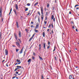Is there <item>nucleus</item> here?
Listing matches in <instances>:
<instances>
[{
  "label": "nucleus",
  "mask_w": 79,
  "mask_h": 79,
  "mask_svg": "<svg viewBox=\"0 0 79 79\" xmlns=\"http://www.w3.org/2000/svg\"><path fill=\"white\" fill-rule=\"evenodd\" d=\"M26 53V51H25L24 52V55H23V56H24V55H25V53Z\"/></svg>",
  "instance_id": "5fc2aeb1"
},
{
  "label": "nucleus",
  "mask_w": 79,
  "mask_h": 79,
  "mask_svg": "<svg viewBox=\"0 0 79 79\" xmlns=\"http://www.w3.org/2000/svg\"><path fill=\"white\" fill-rule=\"evenodd\" d=\"M48 5H47V7L48 8L49 7V4H47Z\"/></svg>",
  "instance_id": "473e14b6"
},
{
  "label": "nucleus",
  "mask_w": 79,
  "mask_h": 79,
  "mask_svg": "<svg viewBox=\"0 0 79 79\" xmlns=\"http://www.w3.org/2000/svg\"><path fill=\"white\" fill-rule=\"evenodd\" d=\"M54 59L55 60V61H56L57 60V59H56V56H55L54 57Z\"/></svg>",
  "instance_id": "a878e982"
},
{
  "label": "nucleus",
  "mask_w": 79,
  "mask_h": 79,
  "mask_svg": "<svg viewBox=\"0 0 79 79\" xmlns=\"http://www.w3.org/2000/svg\"><path fill=\"white\" fill-rule=\"evenodd\" d=\"M20 69V68L19 67H18L17 68L15 69Z\"/></svg>",
  "instance_id": "864d4df0"
},
{
  "label": "nucleus",
  "mask_w": 79,
  "mask_h": 79,
  "mask_svg": "<svg viewBox=\"0 0 79 79\" xmlns=\"http://www.w3.org/2000/svg\"><path fill=\"white\" fill-rule=\"evenodd\" d=\"M33 55L34 56H35V52H33Z\"/></svg>",
  "instance_id": "37998d69"
},
{
  "label": "nucleus",
  "mask_w": 79,
  "mask_h": 79,
  "mask_svg": "<svg viewBox=\"0 0 79 79\" xmlns=\"http://www.w3.org/2000/svg\"><path fill=\"white\" fill-rule=\"evenodd\" d=\"M49 31H50V30L49 29H48V30H47V31L48 32H49Z\"/></svg>",
  "instance_id": "052dcab7"
},
{
  "label": "nucleus",
  "mask_w": 79,
  "mask_h": 79,
  "mask_svg": "<svg viewBox=\"0 0 79 79\" xmlns=\"http://www.w3.org/2000/svg\"><path fill=\"white\" fill-rule=\"evenodd\" d=\"M49 27L50 28L51 27V24H50L48 26V28H49Z\"/></svg>",
  "instance_id": "ea45409f"
},
{
  "label": "nucleus",
  "mask_w": 79,
  "mask_h": 79,
  "mask_svg": "<svg viewBox=\"0 0 79 79\" xmlns=\"http://www.w3.org/2000/svg\"><path fill=\"white\" fill-rule=\"evenodd\" d=\"M38 21L39 23H40V18H38Z\"/></svg>",
  "instance_id": "58836bf2"
},
{
  "label": "nucleus",
  "mask_w": 79,
  "mask_h": 79,
  "mask_svg": "<svg viewBox=\"0 0 79 79\" xmlns=\"http://www.w3.org/2000/svg\"><path fill=\"white\" fill-rule=\"evenodd\" d=\"M14 75L15 76H17L18 75H17L16 74V73H15L14 74Z\"/></svg>",
  "instance_id": "680f3d73"
},
{
  "label": "nucleus",
  "mask_w": 79,
  "mask_h": 79,
  "mask_svg": "<svg viewBox=\"0 0 79 79\" xmlns=\"http://www.w3.org/2000/svg\"><path fill=\"white\" fill-rule=\"evenodd\" d=\"M44 26H45V24H47V22H46V21H44Z\"/></svg>",
  "instance_id": "72a5a7b5"
},
{
  "label": "nucleus",
  "mask_w": 79,
  "mask_h": 79,
  "mask_svg": "<svg viewBox=\"0 0 79 79\" xmlns=\"http://www.w3.org/2000/svg\"><path fill=\"white\" fill-rule=\"evenodd\" d=\"M31 60V59H28V60L27 61V62H30V61Z\"/></svg>",
  "instance_id": "7c9ffc66"
},
{
  "label": "nucleus",
  "mask_w": 79,
  "mask_h": 79,
  "mask_svg": "<svg viewBox=\"0 0 79 79\" xmlns=\"http://www.w3.org/2000/svg\"><path fill=\"white\" fill-rule=\"evenodd\" d=\"M11 11H12V8H11L10 10V12L9 14V15H10V14H11Z\"/></svg>",
  "instance_id": "4be33fe9"
},
{
  "label": "nucleus",
  "mask_w": 79,
  "mask_h": 79,
  "mask_svg": "<svg viewBox=\"0 0 79 79\" xmlns=\"http://www.w3.org/2000/svg\"><path fill=\"white\" fill-rule=\"evenodd\" d=\"M19 37H21V31H19Z\"/></svg>",
  "instance_id": "ddd939ff"
},
{
  "label": "nucleus",
  "mask_w": 79,
  "mask_h": 79,
  "mask_svg": "<svg viewBox=\"0 0 79 79\" xmlns=\"http://www.w3.org/2000/svg\"><path fill=\"white\" fill-rule=\"evenodd\" d=\"M16 61H17V62H20V61H21V60H19L18 59H17Z\"/></svg>",
  "instance_id": "bb28decb"
},
{
  "label": "nucleus",
  "mask_w": 79,
  "mask_h": 79,
  "mask_svg": "<svg viewBox=\"0 0 79 79\" xmlns=\"http://www.w3.org/2000/svg\"><path fill=\"white\" fill-rule=\"evenodd\" d=\"M48 45L47 47V49H48L50 48V41H48Z\"/></svg>",
  "instance_id": "20e7f679"
},
{
  "label": "nucleus",
  "mask_w": 79,
  "mask_h": 79,
  "mask_svg": "<svg viewBox=\"0 0 79 79\" xmlns=\"http://www.w3.org/2000/svg\"><path fill=\"white\" fill-rule=\"evenodd\" d=\"M49 12H46V13L45 16H48V15Z\"/></svg>",
  "instance_id": "4468645a"
},
{
  "label": "nucleus",
  "mask_w": 79,
  "mask_h": 79,
  "mask_svg": "<svg viewBox=\"0 0 79 79\" xmlns=\"http://www.w3.org/2000/svg\"><path fill=\"white\" fill-rule=\"evenodd\" d=\"M71 23L72 24H74V21H71Z\"/></svg>",
  "instance_id": "8fccbe9b"
},
{
  "label": "nucleus",
  "mask_w": 79,
  "mask_h": 79,
  "mask_svg": "<svg viewBox=\"0 0 79 79\" xmlns=\"http://www.w3.org/2000/svg\"><path fill=\"white\" fill-rule=\"evenodd\" d=\"M39 47H41V44H39Z\"/></svg>",
  "instance_id": "49530a36"
},
{
  "label": "nucleus",
  "mask_w": 79,
  "mask_h": 79,
  "mask_svg": "<svg viewBox=\"0 0 79 79\" xmlns=\"http://www.w3.org/2000/svg\"><path fill=\"white\" fill-rule=\"evenodd\" d=\"M39 56V58H40V60H42V58L40 57V56Z\"/></svg>",
  "instance_id": "2f4dec72"
},
{
  "label": "nucleus",
  "mask_w": 79,
  "mask_h": 79,
  "mask_svg": "<svg viewBox=\"0 0 79 79\" xmlns=\"http://www.w3.org/2000/svg\"><path fill=\"white\" fill-rule=\"evenodd\" d=\"M25 11H27V10H28V8H26V7H25Z\"/></svg>",
  "instance_id": "393cba45"
},
{
  "label": "nucleus",
  "mask_w": 79,
  "mask_h": 79,
  "mask_svg": "<svg viewBox=\"0 0 79 79\" xmlns=\"http://www.w3.org/2000/svg\"><path fill=\"white\" fill-rule=\"evenodd\" d=\"M16 68H21V69H24V68L23 67H22L21 66H16Z\"/></svg>",
  "instance_id": "1a4fd4ad"
},
{
  "label": "nucleus",
  "mask_w": 79,
  "mask_h": 79,
  "mask_svg": "<svg viewBox=\"0 0 79 79\" xmlns=\"http://www.w3.org/2000/svg\"><path fill=\"white\" fill-rule=\"evenodd\" d=\"M27 6H30L31 5V4H30V3H28L27 4Z\"/></svg>",
  "instance_id": "c756f323"
},
{
  "label": "nucleus",
  "mask_w": 79,
  "mask_h": 79,
  "mask_svg": "<svg viewBox=\"0 0 79 79\" xmlns=\"http://www.w3.org/2000/svg\"><path fill=\"white\" fill-rule=\"evenodd\" d=\"M34 31H35V32H36V33H37V32H38V30H36V29H35H35Z\"/></svg>",
  "instance_id": "a211bd4d"
},
{
  "label": "nucleus",
  "mask_w": 79,
  "mask_h": 79,
  "mask_svg": "<svg viewBox=\"0 0 79 79\" xmlns=\"http://www.w3.org/2000/svg\"><path fill=\"white\" fill-rule=\"evenodd\" d=\"M53 21L54 22H55V18H54V19H53Z\"/></svg>",
  "instance_id": "de8ad7c7"
},
{
  "label": "nucleus",
  "mask_w": 79,
  "mask_h": 79,
  "mask_svg": "<svg viewBox=\"0 0 79 79\" xmlns=\"http://www.w3.org/2000/svg\"><path fill=\"white\" fill-rule=\"evenodd\" d=\"M39 24L38 23H37L36 24V27H35V29H38V28L39 27Z\"/></svg>",
  "instance_id": "423d86ee"
},
{
  "label": "nucleus",
  "mask_w": 79,
  "mask_h": 79,
  "mask_svg": "<svg viewBox=\"0 0 79 79\" xmlns=\"http://www.w3.org/2000/svg\"><path fill=\"white\" fill-rule=\"evenodd\" d=\"M14 35L15 37V38L16 40L18 41V37L17 36V35L15 33L14 34Z\"/></svg>",
  "instance_id": "7ed1b4c3"
},
{
  "label": "nucleus",
  "mask_w": 79,
  "mask_h": 79,
  "mask_svg": "<svg viewBox=\"0 0 79 79\" xmlns=\"http://www.w3.org/2000/svg\"><path fill=\"white\" fill-rule=\"evenodd\" d=\"M52 34H53V33H54V32H53V30H52Z\"/></svg>",
  "instance_id": "3c124183"
},
{
  "label": "nucleus",
  "mask_w": 79,
  "mask_h": 79,
  "mask_svg": "<svg viewBox=\"0 0 79 79\" xmlns=\"http://www.w3.org/2000/svg\"><path fill=\"white\" fill-rule=\"evenodd\" d=\"M19 70H18L17 71H16L15 72V74H18V72H19Z\"/></svg>",
  "instance_id": "b1692460"
},
{
  "label": "nucleus",
  "mask_w": 79,
  "mask_h": 79,
  "mask_svg": "<svg viewBox=\"0 0 79 79\" xmlns=\"http://www.w3.org/2000/svg\"><path fill=\"white\" fill-rule=\"evenodd\" d=\"M33 39V38H32V37L29 39V41L30 42V41H31V40Z\"/></svg>",
  "instance_id": "5701e85b"
},
{
  "label": "nucleus",
  "mask_w": 79,
  "mask_h": 79,
  "mask_svg": "<svg viewBox=\"0 0 79 79\" xmlns=\"http://www.w3.org/2000/svg\"><path fill=\"white\" fill-rule=\"evenodd\" d=\"M59 61H60V63H61V60L60 59H59Z\"/></svg>",
  "instance_id": "13d9d810"
},
{
  "label": "nucleus",
  "mask_w": 79,
  "mask_h": 79,
  "mask_svg": "<svg viewBox=\"0 0 79 79\" xmlns=\"http://www.w3.org/2000/svg\"><path fill=\"white\" fill-rule=\"evenodd\" d=\"M39 50H40L41 49V47H39Z\"/></svg>",
  "instance_id": "0e129e2a"
},
{
  "label": "nucleus",
  "mask_w": 79,
  "mask_h": 79,
  "mask_svg": "<svg viewBox=\"0 0 79 79\" xmlns=\"http://www.w3.org/2000/svg\"><path fill=\"white\" fill-rule=\"evenodd\" d=\"M19 40L20 42V43H21V40H20V39H19Z\"/></svg>",
  "instance_id": "09e8293b"
},
{
  "label": "nucleus",
  "mask_w": 79,
  "mask_h": 79,
  "mask_svg": "<svg viewBox=\"0 0 79 79\" xmlns=\"http://www.w3.org/2000/svg\"><path fill=\"white\" fill-rule=\"evenodd\" d=\"M0 11H2V6L0 7Z\"/></svg>",
  "instance_id": "c9c22d12"
},
{
  "label": "nucleus",
  "mask_w": 79,
  "mask_h": 79,
  "mask_svg": "<svg viewBox=\"0 0 79 79\" xmlns=\"http://www.w3.org/2000/svg\"><path fill=\"white\" fill-rule=\"evenodd\" d=\"M0 38H2V34L0 33Z\"/></svg>",
  "instance_id": "603ef678"
},
{
  "label": "nucleus",
  "mask_w": 79,
  "mask_h": 79,
  "mask_svg": "<svg viewBox=\"0 0 79 79\" xmlns=\"http://www.w3.org/2000/svg\"><path fill=\"white\" fill-rule=\"evenodd\" d=\"M13 11L15 13V14L16 16H17V13H16V11L15 9H13Z\"/></svg>",
  "instance_id": "9d476101"
},
{
  "label": "nucleus",
  "mask_w": 79,
  "mask_h": 79,
  "mask_svg": "<svg viewBox=\"0 0 79 79\" xmlns=\"http://www.w3.org/2000/svg\"><path fill=\"white\" fill-rule=\"evenodd\" d=\"M21 62H19V63H16L15 64V65H17H17H19L18 64H21Z\"/></svg>",
  "instance_id": "aec40b11"
},
{
  "label": "nucleus",
  "mask_w": 79,
  "mask_h": 79,
  "mask_svg": "<svg viewBox=\"0 0 79 79\" xmlns=\"http://www.w3.org/2000/svg\"><path fill=\"white\" fill-rule=\"evenodd\" d=\"M69 79H71L72 78V75H70L69 76Z\"/></svg>",
  "instance_id": "2eb2a0df"
},
{
  "label": "nucleus",
  "mask_w": 79,
  "mask_h": 79,
  "mask_svg": "<svg viewBox=\"0 0 79 79\" xmlns=\"http://www.w3.org/2000/svg\"><path fill=\"white\" fill-rule=\"evenodd\" d=\"M34 22L32 21L31 22V24H33Z\"/></svg>",
  "instance_id": "69168bd1"
},
{
  "label": "nucleus",
  "mask_w": 79,
  "mask_h": 79,
  "mask_svg": "<svg viewBox=\"0 0 79 79\" xmlns=\"http://www.w3.org/2000/svg\"><path fill=\"white\" fill-rule=\"evenodd\" d=\"M43 47L44 48V50H45V49H46V48H45V43H44L43 44Z\"/></svg>",
  "instance_id": "6e6552de"
},
{
  "label": "nucleus",
  "mask_w": 79,
  "mask_h": 79,
  "mask_svg": "<svg viewBox=\"0 0 79 79\" xmlns=\"http://www.w3.org/2000/svg\"><path fill=\"white\" fill-rule=\"evenodd\" d=\"M47 16H46L45 20H47Z\"/></svg>",
  "instance_id": "6e6d98bb"
},
{
  "label": "nucleus",
  "mask_w": 79,
  "mask_h": 79,
  "mask_svg": "<svg viewBox=\"0 0 79 79\" xmlns=\"http://www.w3.org/2000/svg\"><path fill=\"white\" fill-rule=\"evenodd\" d=\"M69 14H70V15H71V11H70L69 12Z\"/></svg>",
  "instance_id": "bf43d9fd"
},
{
  "label": "nucleus",
  "mask_w": 79,
  "mask_h": 79,
  "mask_svg": "<svg viewBox=\"0 0 79 79\" xmlns=\"http://www.w3.org/2000/svg\"><path fill=\"white\" fill-rule=\"evenodd\" d=\"M54 18V15H52L51 16V19H53Z\"/></svg>",
  "instance_id": "f3484780"
},
{
  "label": "nucleus",
  "mask_w": 79,
  "mask_h": 79,
  "mask_svg": "<svg viewBox=\"0 0 79 79\" xmlns=\"http://www.w3.org/2000/svg\"><path fill=\"white\" fill-rule=\"evenodd\" d=\"M39 4V2H37L36 3H35V4L34 5V6H37V5Z\"/></svg>",
  "instance_id": "f8f14e48"
},
{
  "label": "nucleus",
  "mask_w": 79,
  "mask_h": 79,
  "mask_svg": "<svg viewBox=\"0 0 79 79\" xmlns=\"http://www.w3.org/2000/svg\"><path fill=\"white\" fill-rule=\"evenodd\" d=\"M40 10L41 13V19L43 21H44V13H43V7H41Z\"/></svg>",
  "instance_id": "f257e3e1"
},
{
  "label": "nucleus",
  "mask_w": 79,
  "mask_h": 79,
  "mask_svg": "<svg viewBox=\"0 0 79 79\" xmlns=\"http://www.w3.org/2000/svg\"><path fill=\"white\" fill-rule=\"evenodd\" d=\"M72 28H73V29H74L75 28L74 26H73V27H72Z\"/></svg>",
  "instance_id": "774afa93"
},
{
  "label": "nucleus",
  "mask_w": 79,
  "mask_h": 79,
  "mask_svg": "<svg viewBox=\"0 0 79 79\" xmlns=\"http://www.w3.org/2000/svg\"><path fill=\"white\" fill-rule=\"evenodd\" d=\"M5 52L6 53V55H7L8 54V50L7 49L5 50Z\"/></svg>",
  "instance_id": "39448f33"
},
{
  "label": "nucleus",
  "mask_w": 79,
  "mask_h": 79,
  "mask_svg": "<svg viewBox=\"0 0 79 79\" xmlns=\"http://www.w3.org/2000/svg\"><path fill=\"white\" fill-rule=\"evenodd\" d=\"M31 27H34V25H31Z\"/></svg>",
  "instance_id": "c03bdc74"
},
{
  "label": "nucleus",
  "mask_w": 79,
  "mask_h": 79,
  "mask_svg": "<svg viewBox=\"0 0 79 79\" xmlns=\"http://www.w3.org/2000/svg\"><path fill=\"white\" fill-rule=\"evenodd\" d=\"M56 47H55V46L54 47V49L53 50V52H55V50H56Z\"/></svg>",
  "instance_id": "cd10ccee"
},
{
  "label": "nucleus",
  "mask_w": 79,
  "mask_h": 79,
  "mask_svg": "<svg viewBox=\"0 0 79 79\" xmlns=\"http://www.w3.org/2000/svg\"><path fill=\"white\" fill-rule=\"evenodd\" d=\"M37 13L39 14V15H40V12H39V11H38Z\"/></svg>",
  "instance_id": "c85d7f7f"
},
{
  "label": "nucleus",
  "mask_w": 79,
  "mask_h": 79,
  "mask_svg": "<svg viewBox=\"0 0 79 79\" xmlns=\"http://www.w3.org/2000/svg\"><path fill=\"white\" fill-rule=\"evenodd\" d=\"M51 26H52V28H53V23H52Z\"/></svg>",
  "instance_id": "a19ab883"
},
{
  "label": "nucleus",
  "mask_w": 79,
  "mask_h": 79,
  "mask_svg": "<svg viewBox=\"0 0 79 79\" xmlns=\"http://www.w3.org/2000/svg\"><path fill=\"white\" fill-rule=\"evenodd\" d=\"M41 79H44V76H43L42 75L41 76Z\"/></svg>",
  "instance_id": "e433bc0d"
},
{
  "label": "nucleus",
  "mask_w": 79,
  "mask_h": 79,
  "mask_svg": "<svg viewBox=\"0 0 79 79\" xmlns=\"http://www.w3.org/2000/svg\"><path fill=\"white\" fill-rule=\"evenodd\" d=\"M43 35L44 37H45V32H43Z\"/></svg>",
  "instance_id": "6ab92c4d"
},
{
  "label": "nucleus",
  "mask_w": 79,
  "mask_h": 79,
  "mask_svg": "<svg viewBox=\"0 0 79 79\" xmlns=\"http://www.w3.org/2000/svg\"><path fill=\"white\" fill-rule=\"evenodd\" d=\"M35 34H33L31 37H32L33 38V37H34V35H35Z\"/></svg>",
  "instance_id": "79ce46f5"
},
{
  "label": "nucleus",
  "mask_w": 79,
  "mask_h": 79,
  "mask_svg": "<svg viewBox=\"0 0 79 79\" xmlns=\"http://www.w3.org/2000/svg\"><path fill=\"white\" fill-rule=\"evenodd\" d=\"M16 52H18V51H19V49H16Z\"/></svg>",
  "instance_id": "4c0bfd02"
},
{
  "label": "nucleus",
  "mask_w": 79,
  "mask_h": 79,
  "mask_svg": "<svg viewBox=\"0 0 79 79\" xmlns=\"http://www.w3.org/2000/svg\"><path fill=\"white\" fill-rule=\"evenodd\" d=\"M16 24H17V26L18 28H19V26L18 25V22H16Z\"/></svg>",
  "instance_id": "dca6fc26"
},
{
  "label": "nucleus",
  "mask_w": 79,
  "mask_h": 79,
  "mask_svg": "<svg viewBox=\"0 0 79 79\" xmlns=\"http://www.w3.org/2000/svg\"><path fill=\"white\" fill-rule=\"evenodd\" d=\"M2 11H0V16L1 17V18H2Z\"/></svg>",
  "instance_id": "412c9836"
},
{
  "label": "nucleus",
  "mask_w": 79,
  "mask_h": 79,
  "mask_svg": "<svg viewBox=\"0 0 79 79\" xmlns=\"http://www.w3.org/2000/svg\"><path fill=\"white\" fill-rule=\"evenodd\" d=\"M23 48H24V47H23V48L21 49V51L20 52H19V54H21V53H23Z\"/></svg>",
  "instance_id": "0eeeda50"
},
{
  "label": "nucleus",
  "mask_w": 79,
  "mask_h": 79,
  "mask_svg": "<svg viewBox=\"0 0 79 79\" xmlns=\"http://www.w3.org/2000/svg\"><path fill=\"white\" fill-rule=\"evenodd\" d=\"M15 8L16 10H18V5L17 4H15Z\"/></svg>",
  "instance_id": "9b49d317"
},
{
  "label": "nucleus",
  "mask_w": 79,
  "mask_h": 79,
  "mask_svg": "<svg viewBox=\"0 0 79 79\" xmlns=\"http://www.w3.org/2000/svg\"><path fill=\"white\" fill-rule=\"evenodd\" d=\"M32 59H33V60H34V59H35V58H34V56H32Z\"/></svg>",
  "instance_id": "f704fd0d"
},
{
  "label": "nucleus",
  "mask_w": 79,
  "mask_h": 79,
  "mask_svg": "<svg viewBox=\"0 0 79 79\" xmlns=\"http://www.w3.org/2000/svg\"><path fill=\"white\" fill-rule=\"evenodd\" d=\"M16 76L13 77H12V79H15L16 77Z\"/></svg>",
  "instance_id": "a18cd8bd"
},
{
  "label": "nucleus",
  "mask_w": 79,
  "mask_h": 79,
  "mask_svg": "<svg viewBox=\"0 0 79 79\" xmlns=\"http://www.w3.org/2000/svg\"><path fill=\"white\" fill-rule=\"evenodd\" d=\"M16 45L17 46V47H20L21 45H20V44H19V42H18V41L16 43Z\"/></svg>",
  "instance_id": "f03ea898"
},
{
  "label": "nucleus",
  "mask_w": 79,
  "mask_h": 79,
  "mask_svg": "<svg viewBox=\"0 0 79 79\" xmlns=\"http://www.w3.org/2000/svg\"><path fill=\"white\" fill-rule=\"evenodd\" d=\"M30 14V13H28L27 15V16H28V15H29Z\"/></svg>",
  "instance_id": "338daca9"
},
{
  "label": "nucleus",
  "mask_w": 79,
  "mask_h": 79,
  "mask_svg": "<svg viewBox=\"0 0 79 79\" xmlns=\"http://www.w3.org/2000/svg\"><path fill=\"white\" fill-rule=\"evenodd\" d=\"M6 66H8V63L6 64Z\"/></svg>",
  "instance_id": "4d7b16f0"
},
{
  "label": "nucleus",
  "mask_w": 79,
  "mask_h": 79,
  "mask_svg": "<svg viewBox=\"0 0 79 79\" xmlns=\"http://www.w3.org/2000/svg\"><path fill=\"white\" fill-rule=\"evenodd\" d=\"M79 7H77L76 8L77 10H79Z\"/></svg>",
  "instance_id": "e2e57ef3"
}]
</instances>
